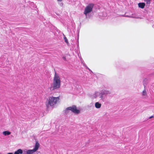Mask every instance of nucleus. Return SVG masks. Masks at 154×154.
I'll list each match as a JSON object with an SVG mask.
<instances>
[{
    "instance_id": "dca6fc26",
    "label": "nucleus",
    "mask_w": 154,
    "mask_h": 154,
    "mask_svg": "<svg viewBox=\"0 0 154 154\" xmlns=\"http://www.w3.org/2000/svg\"><path fill=\"white\" fill-rule=\"evenodd\" d=\"M63 59L65 61H66V57H64V56L63 57Z\"/></svg>"
},
{
    "instance_id": "9b49d317",
    "label": "nucleus",
    "mask_w": 154,
    "mask_h": 154,
    "mask_svg": "<svg viewBox=\"0 0 154 154\" xmlns=\"http://www.w3.org/2000/svg\"><path fill=\"white\" fill-rule=\"evenodd\" d=\"M142 94L143 96H147V93L145 86H144V90L142 92Z\"/></svg>"
},
{
    "instance_id": "6ab92c4d",
    "label": "nucleus",
    "mask_w": 154,
    "mask_h": 154,
    "mask_svg": "<svg viewBox=\"0 0 154 154\" xmlns=\"http://www.w3.org/2000/svg\"><path fill=\"white\" fill-rule=\"evenodd\" d=\"M7 154H13V153H8Z\"/></svg>"
},
{
    "instance_id": "412c9836",
    "label": "nucleus",
    "mask_w": 154,
    "mask_h": 154,
    "mask_svg": "<svg viewBox=\"0 0 154 154\" xmlns=\"http://www.w3.org/2000/svg\"><path fill=\"white\" fill-rule=\"evenodd\" d=\"M104 14H104V16H105V15L106 16V13H105Z\"/></svg>"
},
{
    "instance_id": "4468645a",
    "label": "nucleus",
    "mask_w": 154,
    "mask_h": 154,
    "mask_svg": "<svg viewBox=\"0 0 154 154\" xmlns=\"http://www.w3.org/2000/svg\"><path fill=\"white\" fill-rule=\"evenodd\" d=\"M144 1L145 2H146L147 4H149L150 0H144Z\"/></svg>"
},
{
    "instance_id": "6e6552de",
    "label": "nucleus",
    "mask_w": 154,
    "mask_h": 154,
    "mask_svg": "<svg viewBox=\"0 0 154 154\" xmlns=\"http://www.w3.org/2000/svg\"><path fill=\"white\" fill-rule=\"evenodd\" d=\"M23 153V151L22 149H19L14 152V154H21Z\"/></svg>"
},
{
    "instance_id": "2eb2a0df",
    "label": "nucleus",
    "mask_w": 154,
    "mask_h": 154,
    "mask_svg": "<svg viewBox=\"0 0 154 154\" xmlns=\"http://www.w3.org/2000/svg\"><path fill=\"white\" fill-rule=\"evenodd\" d=\"M125 16L127 17H131V18H137V17H134V16H128L127 15H126V16Z\"/></svg>"
},
{
    "instance_id": "9d476101",
    "label": "nucleus",
    "mask_w": 154,
    "mask_h": 154,
    "mask_svg": "<svg viewBox=\"0 0 154 154\" xmlns=\"http://www.w3.org/2000/svg\"><path fill=\"white\" fill-rule=\"evenodd\" d=\"M138 5L139 8H143L145 6V4L144 3H140L138 4Z\"/></svg>"
},
{
    "instance_id": "f03ea898",
    "label": "nucleus",
    "mask_w": 154,
    "mask_h": 154,
    "mask_svg": "<svg viewBox=\"0 0 154 154\" xmlns=\"http://www.w3.org/2000/svg\"><path fill=\"white\" fill-rule=\"evenodd\" d=\"M60 100L59 97H56L53 96L49 97L47 100L46 105L48 107L51 106L52 108H54Z\"/></svg>"
},
{
    "instance_id": "1a4fd4ad",
    "label": "nucleus",
    "mask_w": 154,
    "mask_h": 154,
    "mask_svg": "<svg viewBox=\"0 0 154 154\" xmlns=\"http://www.w3.org/2000/svg\"><path fill=\"white\" fill-rule=\"evenodd\" d=\"M101 106V104L98 102H96L95 104V107L97 108H100Z\"/></svg>"
},
{
    "instance_id": "aec40b11",
    "label": "nucleus",
    "mask_w": 154,
    "mask_h": 154,
    "mask_svg": "<svg viewBox=\"0 0 154 154\" xmlns=\"http://www.w3.org/2000/svg\"><path fill=\"white\" fill-rule=\"evenodd\" d=\"M77 48H79V45H77Z\"/></svg>"
},
{
    "instance_id": "39448f33",
    "label": "nucleus",
    "mask_w": 154,
    "mask_h": 154,
    "mask_svg": "<svg viewBox=\"0 0 154 154\" xmlns=\"http://www.w3.org/2000/svg\"><path fill=\"white\" fill-rule=\"evenodd\" d=\"M39 146V143L38 142H36L33 149L27 150L25 152L27 154H33L38 149Z\"/></svg>"
},
{
    "instance_id": "a211bd4d",
    "label": "nucleus",
    "mask_w": 154,
    "mask_h": 154,
    "mask_svg": "<svg viewBox=\"0 0 154 154\" xmlns=\"http://www.w3.org/2000/svg\"><path fill=\"white\" fill-rule=\"evenodd\" d=\"M57 0L58 2H61L62 1V0Z\"/></svg>"
},
{
    "instance_id": "f3484780",
    "label": "nucleus",
    "mask_w": 154,
    "mask_h": 154,
    "mask_svg": "<svg viewBox=\"0 0 154 154\" xmlns=\"http://www.w3.org/2000/svg\"><path fill=\"white\" fill-rule=\"evenodd\" d=\"M153 116H150V117H149V119H151V118H153Z\"/></svg>"
},
{
    "instance_id": "0eeeda50",
    "label": "nucleus",
    "mask_w": 154,
    "mask_h": 154,
    "mask_svg": "<svg viewBox=\"0 0 154 154\" xmlns=\"http://www.w3.org/2000/svg\"><path fill=\"white\" fill-rule=\"evenodd\" d=\"M102 94L103 96V95L110 94H111V92L109 90H104L102 92Z\"/></svg>"
},
{
    "instance_id": "f257e3e1",
    "label": "nucleus",
    "mask_w": 154,
    "mask_h": 154,
    "mask_svg": "<svg viewBox=\"0 0 154 154\" xmlns=\"http://www.w3.org/2000/svg\"><path fill=\"white\" fill-rule=\"evenodd\" d=\"M61 79L59 75L56 72L54 76L53 87L51 88L52 90L58 89L60 88L61 86Z\"/></svg>"
},
{
    "instance_id": "4be33fe9",
    "label": "nucleus",
    "mask_w": 154,
    "mask_h": 154,
    "mask_svg": "<svg viewBox=\"0 0 154 154\" xmlns=\"http://www.w3.org/2000/svg\"><path fill=\"white\" fill-rule=\"evenodd\" d=\"M0 154H1V153H0Z\"/></svg>"
},
{
    "instance_id": "7ed1b4c3",
    "label": "nucleus",
    "mask_w": 154,
    "mask_h": 154,
    "mask_svg": "<svg viewBox=\"0 0 154 154\" xmlns=\"http://www.w3.org/2000/svg\"><path fill=\"white\" fill-rule=\"evenodd\" d=\"M70 110L72 112L76 114H78L80 113V111L77 109L75 105H73L71 106L68 107L66 108L64 111L65 113L67 114L69 112V111Z\"/></svg>"
},
{
    "instance_id": "f8f14e48",
    "label": "nucleus",
    "mask_w": 154,
    "mask_h": 154,
    "mask_svg": "<svg viewBox=\"0 0 154 154\" xmlns=\"http://www.w3.org/2000/svg\"><path fill=\"white\" fill-rule=\"evenodd\" d=\"M4 135H9L11 134V132L8 131H4L2 133Z\"/></svg>"
},
{
    "instance_id": "423d86ee",
    "label": "nucleus",
    "mask_w": 154,
    "mask_h": 154,
    "mask_svg": "<svg viewBox=\"0 0 154 154\" xmlns=\"http://www.w3.org/2000/svg\"><path fill=\"white\" fill-rule=\"evenodd\" d=\"M98 97L100 100H103V96L102 93H100L98 91L95 92L93 94L94 98L95 99L97 98Z\"/></svg>"
},
{
    "instance_id": "20e7f679",
    "label": "nucleus",
    "mask_w": 154,
    "mask_h": 154,
    "mask_svg": "<svg viewBox=\"0 0 154 154\" xmlns=\"http://www.w3.org/2000/svg\"><path fill=\"white\" fill-rule=\"evenodd\" d=\"M94 4L93 3L89 4L85 8L84 11V14L85 15L87 18L90 17L89 14L92 11L94 7Z\"/></svg>"
},
{
    "instance_id": "ddd939ff",
    "label": "nucleus",
    "mask_w": 154,
    "mask_h": 154,
    "mask_svg": "<svg viewBox=\"0 0 154 154\" xmlns=\"http://www.w3.org/2000/svg\"><path fill=\"white\" fill-rule=\"evenodd\" d=\"M64 40L65 42L67 44L68 43V41L67 39L64 36Z\"/></svg>"
}]
</instances>
